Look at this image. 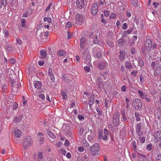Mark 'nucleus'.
Masks as SVG:
<instances>
[{
  "instance_id": "f257e3e1",
  "label": "nucleus",
  "mask_w": 161,
  "mask_h": 161,
  "mask_svg": "<svg viewBox=\"0 0 161 161\" xmlns=\"http://www.w3.org/2000/svg\"><path fill=\"white\" fill-rule=\"evenodd\" d=\"M99 150V144L97 143H95L91 147L90 151L92 156H96L98 154Z\"/></svg>"
},
{
  "instance_id": "f03ea898",
  "label": "nucleus",
  "mask_w": 161,
  "mask_h": 161,
  "mask_svg": "<svg viewBox=\"0 0 161 161\" xmlns=\"http://www.w3.org/2000/svg\"><path fill=\"white\" fill-rule=\"evenodd\" d=\"M33 141L30 136H26L24 139L23 147L25 148L29 147L32 144Z\"/></svg>"
},
{
  "instance_id": "7ed1b4c3",
  "label": "nucleus",
  "mask_w": 161,
  "mask_h": 161,
  "mask_svg": "<svg viewBox=\"0 0 161 161\" xmlns=\"http://www.w3.org/2000/svg\"><path fill=\"white\" fill-rule=\"evenodd\" d=\"M119 114L118 112H116L115 114L112 116L111 120L114 126L115 127L117 126L119 123Z\"/></svg>"
},
{
  "instance_id": "20e7f679",
  "label": "nucleus",
  "mask_w": 161,
  "mask_h": 161,
  "mask_svg": "<svg viewBox=\"0 0 161 161\" xmlns=\"http://www.w3.org/2000/svg\"><path fill=\"white\" fill-rule=\"evenodd\" d=\"M132 105L135 109H138L142 107V103L140 99L136 98L133 100Z\"/></svg>"
},
{
  "instance_id": "39448f33",
  "label": "nucleus",
  "mask_w": 161,
  "mask_h": 161,
  "mask_svg": "<svg viewBox=\"0 0 161 161\" xmlns=\"http://www.w3.org/2000/svg\"><path fill=\"white\" fill-rule=\"evenodd\" d=\"M76 18V23L77 25H81L84 22V17L82 15L77 14L75 16Z\"/></svg>"
},
{
  "instance_id": "423d86ee",
  "label": "nucleus",
  "mask_w": 161,
  "mask_h": 161,
  "mask_svg": "<svg viewBox=\"0 0 161 161\" xmlns=\"http://www.w3.org/2000/svg\"><path fill=\"white\" fill-rule=\"evenodd\" d=\"M91 12L93 15H95L97 14L98 12V6L97 3H93L92 4Z\"/></svg>"
},
{
  "instance_id": "0eeeda50",
  "label": "nucleus",
  "mask_w": 161,
  "mask_h": 161,
  "mask_svg": "<svg viewBox=\"0 0 161 161\" xmlns=\"http://www.w3.org/2000/svg\"><path fill=\"white\" fill-rule=\"evenodd\" d=\"M152 46V43L151 40L148 39L146 40L145 43V47L147 51L150 50Z\"/></svg>"
},
{
  "instance_id": "6e6552de",
  "label": "nucleus",
  "mask_w": 161,
  "mask_h": 161,
  "mask_svg": "<svg viewBox=\"0 0 161 161\" xmlns=\"http://www.w3.org/2000/svg\"><path fill=\"white\" fill-rule=\"evenodd\" d=\"M83 58L86 60H89L91 58V56L90 52L84 50L83 54Z\"/></svg>"
},
{
  "instance_id": "1a4fd4ad",
  "label": "nucleus",
  "mask_w": 161,
  "mask_h": 161,
  "mask_svg": "<svg viewBox=\"0 0 161 161\" xmlns=\"http://www.w3.org/2000/svg\"><path fill=\"white\" fill-rule=\"evenodd\" d=\"M85 2L84 0H77L76 4L78 8L81 9L84 6Z\"/></svg>"
},
{
  "instance_id": "9d476101",
  "label": "nucleus",
  "mask_w": 161,
  "mask_h": 161,
  "mask_svg": "<svg viewBox=\"0 0 161 161\" xmlns=\"http://www.w3.org/2000/svg\"><path fill=\"white\" fill-rule=\"evenodd\" d=\"M48 75L50 77L51 80L52 81H54L55 80V77L51 68H49L48 69Z\"/></svg>"
},
{
  "instance_id": "9b49d317",
  "label": "nucleus",
  "mask_w": 161,
  "mask_h": 161,
  "mask_svg": "<svg viewBox=\"0 0 161 161\" xmlns=\"http://www.w3.org/2000/svg\"><path fill=\"white\" fill-rule=\"evenodd\" d=\"M86 39L84 37H82L80 40V47L81 48L84 49L85 47V45L86 44Z\"/></svg>"
},
{
  "instance_id": "f8f14e48",
  "label": "nucleus",
  "mask_w": 161,
  "mask_h": 161,
  "mask_svg": "<svg viewBox=\"0 0 161 161\" xmlns=\"http://www.w3.org/2000/svg\"><path fill=\"white\" fill-rule=\"evenodd\" d=\"M97 82L98 88H102L103 87V81L100 77H98V80Z\"/></svg>"
},
{
  "instance_id": "ddd939ff",
  "label": "nucleus",
  "mask_w": 161,
  "mask_h": 161,
  "mask_svg": "<svg viewBox=\"0 0 161 161\" xmlns=\"http://www.w3.org/2000/svg\"><path fill=\"white\" fill-rule=\"evenodd\" d=\"M154 137L157 141H159L161 139V131H158L155 132Z\"/></svg>"
},
{
  "instance_id": "4468645a",
  "label": "nucleus",
  "mask_w": 161,
  "mask_h": 161,
  "mask_svg": "<svg viewBox=\"0 0 161 161\" xmlns=\"http://www.w3.org/2000/svg\"><path fill=\"white\" fill-rule=\"evenodd\" d=\"M138 157L140 158V159H142L141 161H150V160L148 159L145 155H142L138 153Z\"/></svg>"
},
{
  "instance_id": "2eb2a0df",
  "label": "nucleus",
  "mask_w": 161,
  "mask_h": 161,
  "mask_svg": "<svg viewBox=\"0 0 161 161\" xmlns=\"http://www.w3.org/2000/svg\"><path fill=\"white\" fill-rule=\"evenodd\" d=\"M14 133L16 138L19 137L21 135V131L18 129H15L14 131Z\"/></svg>"
},
{
  "instance_id": "dca6fc26",
  "label": "nucleus",
  "mask_w": 161,
  "mask_h": 161,
  "mask_svg": "<svg viewBox=\"0 0 161 161\" xmlns=\"http://www.w3.org/2000/svg\"><path fill=\"white\" fill-rule=\"evenodd\" d=\"M22 118L23 116L22 115L15 117L14 119L13 122L15 123L19 122L21 121Z\"/></svg>"
},
{
  "instance_id": "f3484780",
  "label": "nucleus",
  "mask_w": 161,
  "mask_h": 161,
  "mask_svg": "<svg viewBox=\"0 0 161 161\" xmlns=\"http://www.w3.org/2000/svg\"><path fill=\"white\" fill-rule=\"evenodd\" d=\"M94 96H95L94 95H92L91 96L89 99V105L90 108H91V106H92L93 104Z\"/></svg>"
},
{
  "instance_id": "a211bd4d",
  "label": "nucleus",
  "mask_w": 161,
  "mask_h": 161,
  "mask_svg": "<svg viewBox=\"0 0 161 161\" xmlns=\"http://www.w3.org/2000/svg\"><path fill=\"white\" fill-rule=\"evenodd\" d=\"M125 42V39L121 38L118 41V45L119 47L123 46Z\"/></svg>"
},
{
  "instance_id": "6ab92c4d",
  "label": "nucleus",
  "mask_w": 161,
  "mask_h": 161,
  "mask_svg": "<svg viewBox=\"0 0 161 161\" xmlns=\"http://www.w3.org/2000/svg\"><path fill=\"white\" fill-rule=\"evenodd\" d=\"M46 130L47 134L51 138L53 139L55 138L56 136L53 133L51 130L48 129H47Z\"/></svg>"
},
{
  "instance_id": "aec40b11",
  "label": "nucleus",
  "mask_w": 161,
  "mask_h": 161,
  "mask_svg": "<svg viewBox=\"0 0 161 161\" xmlns=\"http://www.w3.org/2000/svg\"><path fill=\"white\" fill-rule=\"evenodd\" d=\"M42 84L40 81H37L34 83L35 87L39 89L40 88L42 87Z\"/></svg>"
},
{
  "instance_id": "412c9836",
  "label": "nucleus",
  "mask_w": 161,
  "mask_h": 161,
  "mask_svg": "<svg viewBox=\"0 0 161 161\" xmlns=\"http://www.w3.org/2000/svg\"><path fill=\"white\" fill-rule=\"evenodd\" d=\"M88 139L92 143L94 142L96 140L94 136L92 135L89 136L88 137Z\"/></svg>"
},
{
  "instance_id": "4be33fe9",
  "label": "nucleus",
  "mask_w": 161,
  "mask_h": 161,
  "mask_svg": "<svg viewBox=\"0 0 161 161\" xmlns=\"http://www.w3.org/2000/svg\"><path fill=\"white\" fill-rule=\"evenodd\" d=\"M16 78L10 79V83L12 86L14 88V86H15L16 84Z\"/></svg>"
},
{
  "instance_id": "5701e85b",
  "label": "nucleus",
  "mask_w": 161,
  "mask_h": 161,
  "mask_svg": "<svg viewBox=\"0 0 161 161\" xmlns=\"http://www.w3.org/2000/svg\"><path fill=\"white\" fill-rule=\"evenodd\" d=\"M125 66L126 68L129 69H132V66L131 63L128 61H126L125 64Z\"/></svg>"
},
{
  "instance_id": "b1692460",
  "label": "nucleus",
  "mask_w": 161,
  "mask_h": 161,
  "mask_svg": "<svg viewBox=\"0 0 161 161\" xmlns=\"http://www.w3.org/2000/svg\"><path fill=\"white\" fill-rule=\"evenodd\" d=\"M84 129L83 128H81L79 131V136L81 138H83L84 137V136L83 135Z\"/></svg>"
},
{
  "instance_id": "393cba45",
  "label": "nucleus",
  "mask_w": 161,
  "mask_h": 161,
  "mask_svg": "<svg viewBox=\"0 0 161 161\" xmlns=\"http://www.w3.org/2000/svg\"><path fill=\"white\" fill-rule=\"evenodd\" d=\"M37 139L39 143L41 144H42L44 142V138L43 137L38 136L37 137Z\"/></svg>"
},
{
  "instance_id": "a878e982",
  "label": "nucleus",
  "mask_w": 161,
  "mask_h": 161,
  "mask_svg": "<svg viewBox=\"0 0 161 161\" xmlns=\"http://www.w3.org/2000/svg\"><path fill=\"white\" fill-rule=\"evenodd\" d=\"M119 54L120 59L121 61H122L124 58L125 53H123V51L121 50L119 52Z\"/></svg>"
},
{
  "instance_id": "bb28decb",
  "label": "nucleus",
  "mask_w": 161,
  "mask_h": 161,
  "mask_svg": "<svg viewBox=\"0 0 161 161\" xmlns=\"http://www.w3.org/2000/svg\"><path fill=\"white\" fill-rule=\"evenodd\" d=\"M106 66V64L104 62H103L99 64L98 67L100 69H104Z\"/></svg>"
},
{
  "instance_id": "cd10ccee",
  "label": "nucleus",
  "mask_w": 161,
  "mask_h": 161,
  "mask_svg": "<svg viewBox=\"0 0 161 161\" xmlns=\"http://www.w3.org/2000/svg\"><path fill=\"white\" fill-rule=\"evenodd\" d=\"M40 53L41 57L43 58H45L46 56V52L44 50L40 51Z\"/></svg>"
},
{
  "instance_id": "c85d7f7f",
  "label": "nucleus",
  "mask_w": 161,
  "mask_h": 161,
  "mask_svg": "<svg viewBox=\"0 0 161 161\" xmlns=\"http://www.w3.org/2000/svg\"><path fill=\"white\" fill-rule=\"evenodd\" d=\"M138 93H139L140 97L142 98H145V97H147V95H145V94L143 92L140 91H138Z\"/></svg>"
},
{
  "instance_id": "c756f323",
  "label": "nucleus",
  "mask_w": 161,
  "mask_h": 161,
  "mask_svg": "<svg viewBox=\"0 0 161 161\" xmlns=\"http://www.w3.org/2000/svg\"><path fill=\"white\" fill-rule=\"evenodd\" d=\"M44 21L45 22H47L49 23H50L52 21V19L51 18L45 17L44 18Z\"/></svg>"
},
{
  "instance_id": "7c9ffc66",
  "label": "nucleus",
  "mask_w": 161,
  "mask_h": 161,
  "mask_svg": "<svg viewBox=\"0 0 161 161\" xmlns=\"http://www.w3.org/2000/svg\"><path fill=\"white\" fill-rule=\"evenodd\" d=\"M138 2V0H132L131 3L133 6L136 7L137 6Z\"/></svg>"
},
{
  "instance_id": "2f4dec72",
  "label": "nucleus",
  "mask_w": 161,
  "mask_h": 161,
  "mask_svg": "<svg viewBox=\"0 0 161 161\" xmlns=\"http://www.w3.org/2000/svg\"><path fill=\"white\" fill-rule=\"evenodd\" d=\"M138 139L139 140L140 142L142 143H143L145 142L146 138L145 137H139Z\"/></svg>"
},
{
  "instance_id": "473e14b6",
  "label": "nucleus",
  "mask_w": 161,
  "mask_h": 161,
  "mask_svg": "<svg viewBox=\"0 0 161 161\" xmlns=\"http://www.w3.org/2000/svg\"><path fill=\"white\" fill-rule=\"evenodd\" d=\"M153 148V145L152 144H149L146 147L148 151H150Z\"/></svg>"
},
{
  "instance_id": "72a5a7b5",
  "label": "nucleus",
  "mask_w": 161,
  "mask_h": 161,
  "mask_svg": "<svg viewBox=\"0 0 161 161\" xmlns=\"http://www.w3.org/2000/svg\"><path fill=\"white\" fill-rule=\"evenodd\" d=\"M136 133L139 136H141L143 135V133L141 129L136 130Z\"/></svg>"
},
{
  "instance_id": "f704fd0d",
  "label": "nucleus",
  "mask_w": 161,
  "mask_h": 161,
  "mask_svg": "<svg viewBox=\"0 0 161 161\" xmlns=\"http://www.w3.org/2000/svg\"><path fill=\"white\" fill-rule=\"evenodd\" d=\"M21 86V84L19 82H16V84L15 86H14V88L13 87V89H14L15 90H16L17 88H19Z\"/></svg>"
},
{
  "instance_id": "c9c22d12",
  "label": "nucleus",
  "mask_w": 161,
  "mask_h": 161,
  "mask_svg": "<svg viewBox=\"0 0 161 161\" xmlns=\"http://www.w3.org/2000/svg\"><path fill=\"white\" fill-rule=\"evenodd\" d=\"M59 54L60 56H62L66 54V52L64 50H59L58 51Z\"/></svg>"
},
{
  "instance_id": "e433bc0d",
  "label": "nucleus",
  "mask_w": 161,
  "mask_h": 161,
  "mask_svg": "<svg viewBox=\"0 0 161 161\" xmlns=\"http://www.w3.org/2000/svg\"><path fill=\"white\" fill-rule=\"evenodd\" d=\"M107 45L109 46V47H110L111 48H113L114 47V43L109 41L107 42Z\"/></svg>"
},
{
  "instance_id": "4c0bfd02",
  "label": "nucleus",
  "mask_w": 161,
  "mask_h": 161,
  "mask_svg": "<svg viewBox=\"0 0 161 161\" xmlns=\"http://www.w3.org/2000/svg\"><path fill=\"white\" fill-rule=\"evenodd\" d=\"M38 159H42L43 158V153L42 152L39 153L38 154Z\"/></svg>"
},
{
  "instance_id": "58836bf2",
  "label": "nucleus",
  "mask_w": 161,
  "mask_h": 161,
  "mask_svg": "<svg viewBox=\"0 0 161 161\" xmlns=\"http://www.w3.org/2000/svg\"><path fill=\"white\" fill-rule=\"evenodd\" d=\"M96 56L97 57L100 59L102 57V54L100 52H98L96 53Z\"/></svg>"
},
{
  "instance_id": "ea45409f",
  "label": "nucleus",
  "mask_w": 161,
  "mask_h": 161,
  "mask_svg": "<svg viewBox=\"0 0 161 161\" xmlns=\"http://www.w3.org/2000/svg\"><path fill=\"white\" fill-rule=\"evenodd\" d=\"M38 96L39 98H41V99L43 101L44 100L45 96L44 94L42 93H41Z\"/></svg>"
},
{
  "instance_id": "a19ab883",
  "label": "nucleus",
  "mask_w": 161,
  "mask_h": 161,
  "mask_svg": "<svg viewBox=\"0 0 161 161\" xmlns=\"http://www.w3.org/2000/svg\"><path fill=\"white\" fill-rule=\"evenodd\" d=\"M135 114L136 120L137 121H139L141 120V119L139 117V115L138 113L137 112L135 113Z\"/></svg>"
},
{
  "instance_id": "79ce46f5",
  "label": "nucleus",
  "mask_w": 161,
  "mask_h": 161,
  "mask_svg": "<svg viewBox=\"0 0 161 161\" xmlns=\"http://www.w3.org/2000/svg\"><path fill=\"white\" fill-rule=\"evenodd\" d=\"M101 22L104 24L106 23V21L104 19L103 15V14H101Z\"/></svg>"
},
{
  "instance_id": "37998d69",
  "label": "nucleus",
  "mask_w": 161,
  "mask_h": 161,
  "mask_svg": "<svg viewBox=\"0 0 161 161\" xmlns=\"http://www.w3.org/2000/svg\"><path fill=\"white\" fill-rule=\"evenodd\" d=\"M3 34L5 37H7L9 36V33L7 30H4L3 31Z\"/></svg>"
},
{
  "instance_id": "c03bdc74",
  "label": "nucleus",
  "mask_w": 161,
  "mask_h": 161,
  "mask_svg": "<svg viewBox=\"0 0 161 161\" xmlns=\"http://www.w3.org/2000/svg\"><path fill=\"white\" fill-rule=\"evenodd\" d=\"M25 19H22L21 20V24L22 26L23 27H25Z\"/></svg>"
},
{
  "instance_id": "a18cd8bd",
  "label": "nucleus",
  "mask_w": 161,
  "mask_h": 161,
  "mask_svg": "<svg viewBox=\"0 0 161 161\" xmlns=\"http://www.w3.org/2000/svg\"><path fill=\"white\" fill-rule=\"evenodd\" d=\"M93 42L94 44H97L98 43V40L97 39V36H95V38L93 40Z\"/></svg>"
},
{
  "instance_id": "49530a36",
  "label": "nucleus",
  "mask_w": 161,
  "mask_h": 161,
  "mask_svg": "<svg viewBox=\"0 0 161 161\" xmlns=\"http://www.w3.org/2000/svg\"><path fill=\"white\" fill-rule=\"evenodd\" d=\"M12 106L13 107L12 108L14 109H15L17 108L18 104L16 102H15L13 104V105Z\"/></svg>"
},
{
  "instance_id": "de8ad7c7",
  "label": "nucleus",
  "mask_w": 161,
  "mask_h": 161,
  "mask_svg": "<svg viewBox=\"0 0 161 161\" xmlns=\"http://www.w3.org/2000/svg\"><path fill=\"white\" fill-rule=\"evenodd\" d=\"M139 78L140 82L141 83H143L145 81V79L143 77L142 75H140Z\"/></svg>"
},
{
  "instance_id": "09e8293b",
  "label": "nucleus",
  "mask_w": 161,
  "mask_h": 161,
  "mask_svg": "<svg viewBox=\"0 0 161 161\" xmlns=\"http://www.w3.org/2000/svg\"><path fill=\"white\" fill-rule=\"evenodd\" d=\"M72 26V24L71 22H67L66 24V27L67 28H69L71 27Z\"/></svg>"
},
{
  "instance_id": "8fccbe9b",
  "label": "nucleus",
  "mask_w": 161,
  "mask_h": 161,
  "mask_svg": "<svg viewBox=\"0 0 161 161\" xmlns=\"http://www.w3.org/2000/svg\"><path fill=\"white\" fill-rule=\"evenodd\" d=\"M82 142H83V144L84 146H89V144L86 142V141L85 139H82Z\"/></svg>"
},
{
  "instance_id": "3c124183",
  "label": "nucleus",
  "mask_w": 161,
  "mask_h": 161,
  "mask_svg": "<svg viewBox=\"0 0 161 161\" xmlns=\"http://www.w3.org/2000/svg\"><path fill=\"white\" fill-rule=\"evenodd\" d=\"M15 61L16 60L14 58H11L9 60V62L10 64H14Z\"/></svg>"
},
{
  "instance_id": "603ef678",
  "label": "nucleus",
  "mask_w": 161,
  "mask_h": 161,
  "mask_svg": "<svg viewBox=\"0 0 161 161\" xmlns=\"http://www.w3.org/2000/svg\"><path fill=\"white\" fill-rule=\"evenodd\" d=\"M84 69L87 72H89L90 70V67L89 66H85L84 68Z\"/></svg>"
},
{
  "instance_id": "864d4df0",
  "label": "nucleus",
  "mask_w": 161,
  "mask_h": 161,
  "mask_svg": "<svg viewBox=\"0 0 161 161\" xmlns=\"http://www.w3.org/2000/svg\"><path fill=\"white\" fill-rule=\"evenodd\" d=\"M139 65L140 66H142L144 65V62L142 60V59H139Z\"/></svg>"
},
{
  "instance_id": "5fc2aeb1",
  "label": "nucleus",
  "mask_w": 161,
  "mask_h": 161,
  "mask_svg": "<svg viewBox=\"0 0 161 161\" xmlns=\"http://www.w3.org/2000/svg\"><path fill=\"white\" fill-rule=\"evenodd\" d=\"M116 17V15L114 13H112L110 16V19H113Z\"/></svg>"
},
{
  "instance_id": "6e6d98bb",
  "label": "nucleus",
  "mask_w": 161,
  "mask_h": 161,
  "mask_svg": "<svg viewBox=\"0 0 161 161\" xmlns=\"http://www.w3.org/2000/svg\"><path fill=\"white\" fill-rule=\"evenodd\" d=\"M16 43H17L19 45H21L22 43V41L19 39L17 38L16 39Z\"/></svg>"
},
{
  "instance_id": "4d7b16f0",
  "label": "nucleus",
  "mask_w": 161,
  "mask_h": 161,
  "mask_svg": "<svg viewBox=\"0 0 161 161\" xmlns=\"http://www.w3.org/2000/svg\"><path fill=\"white\" fill-rule=\"evenodd\" d=\"M52 4L51 3L49 4L48 6H47V8H46V9L45 10L46 12H47L50 9V7L52 6Z\"/></svg>"
},
{
  "instance_id": "13d9d810",
  "label": "nucleus",
  "mask_w": 161,
  "mask_h": 161,
  "mask_svg": "<svg viewBox=\"0 0 161 161\" xmlns=\"http://www.w3.org/2000/svg\"><path fill=\"white\" fill-rule=\"evenodd\" d=\"M137 73V71L133 70L131 73V74L133 75L134 76H136L137 75L136 74Z\"/></svg>"
},
{
  "instance_id": "bf43d9fd",
  "label": "nucleus",
  "mask_w": 161,
  "mask_h": 161,
  "mask_svg": "<svg viewBox=\"0 0 161 161\" xmlns=\"http://www.w3.org/2000/svg\"><path fill=\"white\" fill-rule=\"evenodd\" d=\"M155 63L154 61L152 62L151 64V66L153 69H155Z\"/></svg>"
},
{
  "instance_id": "052dcab7",
  "label": "nucleus",
  "mask_w": 161,
  "mask_h": 161,
  "mask_svg": "<svg viewBox=\"0 0 161 161\" xmlns=\"http://www.w3.org/2000/svg\"><path fill=\"white\" fill-rule=\"evenodd\" d=\"M156 160L157 161H161V155H158Z\"/></svg>"
},
{
  "instance_id": "680f3d73",
  "label": "nucleus",
  "mask_w": 161,
  "mask_h": 161,
  "mask_svg": "<svg viewBox=\"0 0 161 161\" xmlns=\"http://www.w3.org/2000/svg\"><path fill=\"white\" fill-rule=\"evenodd\" d=\"M72 35L71 34L70 32L69 31H68V35H67V38L68 39H70L72 37Z\"/></svg>"
},
{
  "instance_id": "e2e57ef3",
  "label": "nucleus",
  "mask_w": 161,
  "mask_h": 161,
  "mask_svg": "<svg viewBox=\"0 0 161 161\" xmlns=\"http://www.w3.org/2000/svg\"><path fill=\"white\" fill-rule=\"evenodd\" d=\"M141 124L140 123H138L137 124L136 126V130L141 129Z\"/></svg>"
},
{
  "instance_id": "0e129e2a",
  "label": "nucleus",
  "mask_w": 161,
  "mask_h": 161,
  "mask_svg": "<svg viewBox=\"0 0 161 161\" xmlns=\"http://www.w3.org/2000/svg\"><path fill=\"white\" fill-rule=\"evenodd\" d=\"M127 25L126 23H124L123 25L122 29L123 30H125L127 28Z\"/></svg>"
},
{
  "instance_id": "69168bd1",
  "label": "nucleus",
  "mask_w": 161,
  "mask_h": 161,
  "mask_svg": "<svg viewBox=\"0 0 161 161\" xmlns=\"http://www.w3.org/2000/svg\"><path fill=\"white\" fill-rule=\"evenodd\" d=\"M61 94L62 95L64 99H65L67 97V95L64 92H61Z\"/></svg>"
},
{
  "instance_id": "338daca9",
  "label": "nucleus",
  "mask_w": 161,
  "mask_h": 161,
  "mask_svg": "<svg viewBox=\"0 0 161 161\" xmlns=\"http://www.w3.org/2000/svg\"><path fill=\"white\" fill-rule=\"evenodd\" d=\"M6 48L8 52L11 51L12 49V47L9 45H8L6 46Z\"/></svg>"
},
{
  "instance_id": "774afa93",
  "label": "nucleus",
  "mask_w": 161,
  "mask_h": 161,
  "mask_svg": "<svg viewBox=\"0 0 161 161\" xmlns=\"http://www.w3.org/2000/svg\"><path fill=\"white\" fill-rule=\"evenodd\" d=\"M109 13V11L108 10L105 11L104 13V15L106 17H107L108 16Z\"/></svg>"
}]
</instances>
